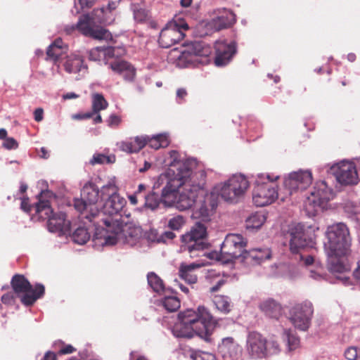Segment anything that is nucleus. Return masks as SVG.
Returning <instances> with one entry per match:
<instances>
[{"instance_id":"obj_1","label":"nucleus","mask_w":360,"mask_h":360,"mask_svg":"<svg viewBox=\"0 0 360 360\" xmlns=\"http://www.w3.org/2000/svg\"><path fill=\"white\" fill-rule=\"evenodd\" d=\"M169 160L167 169L159 176L155 184L157 186L165 184L160 202L166 207H174L180 211L188 210L199 195L204 193L205 172H195L196 160L184 158L176 150L169 153Z\"/></svg>"},{"instance_id":"obj_2","label":"nucleus","mask_w":360,"mask_h":360,"mask_svg":"<svg viewBox=\"0 0 360 360\" xmlns=\"http://www.w3.org/2000/svg\"><path fill=\"white\" fill-rule=\"evenodd\" d=\"M324 249L329 271L334 274L349 271L350 265L347 257L350 254L352 244L349 228L342 222L335 223L327 228Z\"/></svg>"},{"instance_id":"obj_3","label":"nucleus","mask_w":360,"mask_h":360,"mask_svg":"<svg viewBox=\"0 0 360 360\" xmlns=\"http://www.w3.org/2000/svg\"><path fill=\"white\" fill-rule=\"evenodd\" d=\"M215 325L216 322L209 311L204 306H199L197 310L188 309L179 314L172 333L177 338H188L196 335L207 340Z\"/></svg>"},{"instance_id":"obj_4","label":"nucleus","mask_w":360,"mask_h":360,"mask_svg":"<svg viewBox=\"0 0 360 360\" xmlns=\"http://www.w3.org/2000/svg\"><path fill=\"white\" fill-rule=\"evenodd\" d=\"M105 225L104 231L96 229L94 240L102 245H113L118 242L134 246L141 237V230L139 227H134L125 224L119 219L103 218Z\"/></svg>"},{"instance_id":"obj_5","label":"nucleus","mask_w":360,"mask_h":360,"mask_svg":"<svg viewBox=\"0 0 360 360\" xmlns=\"http://www.w3.org/2000/svg\"><path fill=\"white\" fill-rule=\"evenodd\" d=\"M101 200L104 201V203L103 204L102 210H99L97 219L93 223L95 232L97 229H99L100 231H104L105 225L103 222V218L119 219L121 221V217L119 216V214L124 207L127 202L118 193L115 176H111L108 183L101 187Z\"/></svg>"},{"instance_id":"obj_6","label":"nucleus","mask_w":360,"mask_h":360,"mask_svg":"<svg viewBox=\"0 0 360 360\" xmlns=\"http://www.w3.org/2000/svg\"><path fill=\"white\" fill-rule=\"evenodd\" d=\"M99 198H101V191L92 184H86L81 191V198H76L74 200V207L79 213L80 221L86 226L88 224L94 223L99 214V209L97 205Z\"/></svg>"},{"instance_id":"obj_7","label":"nucleus","mask_w":360,"mask_h":360,"mask_svg":"<svg viewBox=\"0 0 360 360\" xmlns=\"http://www.w3.org/2000/svg\"><path fill=\"white\" fill-rule=\"evenodd\" d=\"M280 176L276 174H259L257 175L252 193V202L257 207H264L273 203L279 196L284 200L285 196L278 192L276 181Z\"/></svg>"},{"instance_id":"obj_8","label":"nucleus","mask_w":360,"mask_h":360,"mask_svg":"<svg viewBox=\"0 0 360 360\" xmlns=\"http://www.w3.org/2000/svg\"><path fill=\"white\" fill-rule=\"evenodd\" d=\"M63 41L56 39L48 48L46 54L49 59L59 62L69 74H78L83 76L87 73L88 67L82 56L76 53L64 55L63 51Z\"/></svg>"},{"instance_id":"obj_9","label":"nucleus","mask_w":360,"mask_h":360,"mask_svg":"<svg viewBox=\"0 0 360 360\" xmlns=\"http://www.w3.org/2000/svg\"><path fill=\"white\" fill-rule=\"evenodd\" d=\"M249 186V181L244 175L235 174L216 185L213 191L225 201L236 203L244 195Z\"/></svg>"},{"instance_id":"obj_10","label":"nucleus","mask_w":360,"mask_h":360,"mask_svg":"<svg viewBox=\"0 0 360 360\" xmlns=\"http://www.w3.org/2000/svg\"><path fill=\"white\" fill-rule=\"evenodd\" d=\"M212 53L211 47L201 41H195L183 51L176 60V65L181 68L195 67L207 64Z\"/></svg>"},{"instance_id":"obj_11","label":"nucleus","mask_w":360,"mask_h":360,"mask_svg":"<svg viewBox=\"0 0 360 360\" xmlns=\"http://www.w3.org/2000/svg\"><path fill=\"white\" fill-rule=\"evenodd\" d=\"M333 198V192L326 181H320L315 184L310 195L304 201V210L309 217L315 216L325 209L328 202Z\"/></svg>"},{"instance_id":"obj_12","label":"nucleus","mask_w":360,"mask_h":360,"mask_svg":"<svg viewBox=\"0 0 360 360\" xmlns=\"http://www.w3.org/2000/svg\"><path fill=\"white\" fill-rule=\"evenodd\" d=\"M35 212L39 218L48 219L47 226L50 232L58 233L60 236L69 232L70 221L65 219L63 212L53 214L49 201L40 199L35 205Z\"/></svg>"},{"instance_id":"obj_13","label":"nucleus","mask_w":360,"mask_h":360,"mask_svg":"<svg viewBox=\"0 0 360 360\" xmlns=\"http://www.w3.org/2000/svg\"><path fill=\"white\" fill-rule=\"evenodd\" d=\"M246 349L253 359H263L280 352L279 344L274 338L267 340L260 333L252 332L247 338Z\"/></svg>"},{"instance_id":"obj_14","label":"nucleus","mask_w":360,"mask_h":360,"mask_svg":"<svg viewBox=\"0 0 360 360\" xmlns=\"http://www.w3.org/2000/svg\"><path fill=\"white\" fill-rule=\"evenodd\" d=\"M98 11L94 10L91 14L81 15L76 25H68L65 27V32L70 34L74 30H78L84 36L96 39H111V34L96 24L98 20L95 18L94 15Z\"/></svg>"},{"instance_id":"obj_15","label":"nucleus","mask_w":360,"mask_h":360,"mask_svg":"<svg viewBox=\"0 0 360 360\" xmlns=\"http://www.w3.org/2000/svg\"><path fill=\"white\" fill-rule=\"evenodd\" d=\"M206 236L207 228L201 223H196L189 232L182 236L183 251H187L191 257L199 256L207 247Z\"/></svg>"},{"instance_id":"obj_16","label":"nucleus","mask_w":360,"mask_h":360,"mask_svg":"<svg viewBox=\"0 0 360 360\" xmlns=\"http://www.w3.org/2000/svg\"><path fill=\"white\" fill-rule=\"evenodd\" d=\"M247 239L239 233L228 234L221 246L219 260L224 263L232 262L233 259L241 258L244 248L247 245Z\"/></svg>"},{"instance_id":"obj_17","label":"nucleus","mask_w":360,"mask_h":360,"mask_svg":"<svg viewBox=\"0 0 360 360\" xmlns=\"http://www.w3.org/2000/svg\"><path fill=\"white\" fill-rule=\"evenodd\" d=\"M11 285L14 292L23 295L21 302L25 305H32L35 301L44 294V286L37 284L33 288L30 282L22 275H15L11 280Z\"/></svg>"},{"instance_id":"obj_18","label":"nucleus","mask_w":360,"mask_h":360,"mask_svg":"<svg viewBox=\"0 0 360 360\" xmlns=\"http://www.w3.org/2000/svg\"><path fill=\"white\" fill-rule=\"evenodd\" d=\"M318 229V227L311 226L306 227L301 223L291 224L286 234V238L289 240L290 251L292 253H298L307 247L310 243L311 233Z\"/></svg>"},{"instance_id":"obj_19","label":"nucleus","mask_w":360,"mask_h":360,"mask_svg":"<svg viewBox=\"0 0 360 360\" xmlns=\"http://www.w3.org/2000/svg\"><path fill=\"white\" fill-rule=\"evenodd\" d=\"M313 312L312 304L309 301H304L290 309V320L297 329L306 330L309 327Z\"/></svg>"},{"instance_id":"obj_20","label":"nucleus","mask_w":360,"mask_h":360,"mask_svg":"<svg viewBox=\"0 0 360 360\" xmlns=\"http://www.w3.org/2000/svg\"><path fill=\"white\" fill-rule=\"evenodd\" d=\"M188 29V25L185 22H169L160 32L158 40L160 46L167 49L178 43L184 37V30Z\"/></svg>"},{"instance_id":"obj_21","label":"nucleus","mask_w":360,"mask_h":360,"mask_svg":"<svg viewBox=\"0 0 360 360\" xmlns=\"http://www.w3.org/2000/svg\"><path fill=\"white\" fill-rule=\"evenodd\" d=\"M202 197L200 200L198 208L194 212L195 217L200 219L203 221H209L215 213L218 205V196L213 191L210 193H205L199 195Z\"/></svg>"},{"instance_id":"obj_22","label":"nucleus","mask_w":360,"mask_h":360,"mask_svg":"<svg viewBox=\"0 0 360 360\" xmlns=\"http://www.w3.org/2000/svg\"><path fill=\"white\" fill-rule=\"evenodd\" d=\"M331 172L335 176L337 181L345 185L355 184L358 182V174L354 163L342 161L333 165Z\"/></svg>"},{"instance_id":"obj_23","label":"nucleus","mask_w":360,"mask_h":360,"mask_svg":"<svg viewBox=\"0 0 360 360\" xmlns=\"http://www.w3.org/2000/svg\"><path fill=\"white\" fill-rule=\"evenodd\" d=\"M215 58L217 66H224L232 59L236 52V44L233 41L228 42L224 39H219L214 44Z\"/></svg>"},{"instance_id":"obj_24","label":"nucleus","mask_w":360,"mask_h":360,"mask_svg":"<svg viewBox=\"0 0 360 360\" xmlns=\"http://www.w3.org/2000/svg\"><path fill=\"white\" fill-rule=\"evenodd\" d=\"M213 18L209 22V26L214 30H220L232 25L236 22V15L225 8L214 11Z\"/></svg>"},{"instance_id":"obj_25","label":"nucleus","mask_w":360,"mask_h":360,"mask_svg":"<svg viewBox=\"0 0 360 360\" xmlns=\"http://www.w3.org/2000/svg\"><path fill=\"white\" fill-rule=\"evenodd\" d=\"M218 351L224 360H238L241 354L240 346L232 338H225L218 346Z\"/></svg>"},{"instance_id":"obj_26","label":"nucleus","mask_w":360,"mask_h":360,"mask_svg":"<svg viewBox=\"0 0 360 360\" xmlns=\"http://www.w3.org/2000/svg\"><path fill=\"white\" fill-rule=\"evenodd\" d=\"M271 257V250L269 248H254L243 253V260L247 265H257L269 259Z\"/></svg>"},{"instance_id":"obj_27","label":"nucleus","mask_w":360,"mask_h":360,"mask_svg":"<svg viewBox=\"0 0 360 360\" xmlns=\"http://www.w3.org/2000/svg\"><path fill=\"white\" fill-rule=\"evenodd\" d=\"M115 72L120 75L127 82H132L136 76L135 68L125 60H116L110 65Z\"/></svg>"},{"instance_id":"obj_28","label":"nucleus","mask_w":360,"mask_h":360,"mask_svg":"<svg viewBox=\"0 0 360 360\" xmlns=\"http://www.w3.org/2000/svg\"><path fill=\"white\" fill-rule=\"evenodd\" d=\"M201 266V264L196 262H193L189 264H182L179 268V275L181 278L188 283H195L197 281V275L195 271Z\"/></svg>"},{"instance_id":"obj_29","label":"nucleus","mask_w":360,"mask_h":360,"mask_svg":"<svg viewBox=\"0 0 360 360\" xmlns=\"http://www.w3.org/2000/svg\"><path fill=\"white\" fill-rule=\"evenodd\" d=\"M147 144V137L136 136L134 139L123 141L120 143L122 150L128 153H135L141 150Z\"/></svg>"},{"instance_id":"obj_30","label":"nucleus","mask_w":360,"mask_h":360,"mask_svg":"<svg viewBox=\"0 0 360 360\" xmlns=\"http://www.w3.org/2000/svg\"><path fill=\"white\" fill-rule=\"evenodd\" d=\"M260 309L266 316L274 319H278L282 312L281 304L273 299H268L262 302Z\"/></svg>"},{"instance_id":"obj_31","label":"nucleus","mask_w":360,"mask_h":360,"mask_svg":"<svg viewBox=\"0 0 360 360\" xmlns=\"http://www.w3.org/2000/svg\"><path fill=\"white\" fill-rule=\"evenodd\" d=\"M266 220V215L263 212L252 213L245 219V228L248 230L253 231L260 229Z\"/></svg>"},{"instance_id":"obj_32","label":"nucleus","mask_w":360,"mask_h":360,"mask_svg":"<svg viewBox=\"0 0 360 360\" xmlns=\"http://www.w3.org/2000/svg\"><path fill=\"white\" fill-rule=\"evenodd\" d=\"M145 137H147V144L155 150H158L160 148H165L169 143L166 134H160L151 137L145 136Z\"/></svg>"},{"instance_id":"obj_33","label":"nucleus","mask_w":360,"mask_h":360,"mask_svg":"<svg viewBox=\"0 0 360 360\" xmlns=\"http://www.w3.org/2000/svg\"><path fill=\"white\" fill-rule=\"evenodd\" d=\"M283 339L287 344L288 352L295 350L300 346V339L297 337L295 331L291 329H284Z\"/></svg>"},{"instance_id":"obj_34","label":"nucleus","mask_w":360,"mask_h":360,"mask_svg":"<svg viewBox=\"0 0 360 360\" xmlns=\"http://www.w3.org/2000/svg\"><path fill=\"white\" fill-rule=\"evenodd\" d=\"M147 280L149 286L156 293L166 292L163 281L155 273L150 272L147 275Z\"/></svg>"},{"instance_id":"obj_35","label":"nucleus","mask_w":360,"mask_h":360,"mask_svg":"<svg viewBox=\"0 0 360 360\" xmlns=\"http://www.w3.org/2000/svg\"><path fill=\"white\" fill-rule=\"evenodd\" d=\"M292 173H295L297 175L296 179H297L299 186L301 187V191L305 190L312 182V174L310 170L300 169Z\"/></svg>"},{"instance_id":"obj_36","label":"nucleus","mask_w":360,"mask_h":360,"mask_svg":"<svg viewBox=\"0 0 360 360\" xmlns=\"http://www.w3.org/2000/svg\"><path fill=\"white\" fill-rule=\"evenodd\" d=\"M71 238L74 243L79 245L85 244L90 238V233L88 228L79 226L71 235Z\"/></svg>"},{"instance_id":"obj_37","label":"nucleus","mask_w":360,"mask_h":360,"mask_svg":"<svg viewBox=\"0 0 360 360\" xmlns=\"http://www.w3.org/2000/svg\"><path fill=\"white\" fill-rule=\"evenodd\" d=\"M162 307L168 311H175L180 307V300L174 295H165L160 301Z\"/></svg>"},{"instance_id":"obj_38","label":"nucleus","mask_w":360,"mask_h":360,"mask_svg":"<svg viewBox=\"0 0 360 360\" xmlns=\"http://www.w3.org/2000/svg\"><path fill=\"white\" fill-rule=\"evenodd\" d=\"M91 100L92 110L94 113H98L101 110L106 109L108 106V103L101 94H93Z\"/></svg>"},{"instance_id":"obj_39","label":"nucleus","mask_w":360,"mask_h":360,"mask_svg":"<svg viewBox=\"0 0 360 360\" xmlns=\"http://www.w3.org/2000/svg\"><path fill=\"white\" fill-rule=\"evenodd\" d=\"M297 176L295 173H290L284 179V187L288 190L289 195L301 191V187L299 186L297 179H296Z\"/></svg>"},{"instance_id":"obj_40","label":"nucleus","mask_w":360,"mask_h":360,"mask_svg":"<svg viewBox=\"0 0 360 360\" xmlns=\"http://www.w3.org/2000/svg\"><path fill=\"white\" fill-rule=\"evenodd\" d=\"M131 10L134 18L138 22H145L149 18L148 11L142 5L132 4Z\"/></svg>"},{"instance_id":"obj_41","label":"nucleus","mask_w":360,"mask_h":360,"mask_svg":"<svg viewBox=\"0 0 360 360\" xmlns=\"http://www.w3.org/2000/svg\"><path fill=\"white\" fill-rule=\"evenodd\" d=\"M125 53L124 48L120 46L112 47H103V60H105V63H107V60L110 58H117Z\"/></svg>"},{"instance_id":"obj_42","label":"nucleus","mask_w":360,"mask_h":360,"mask_svg":"<svg viewBox=\"0 0 360 360\" xmlns=\"http://www.w3.org/2000/svg\"><path fill=\"white\" fill-rule=\"evenodd\" d=\"M213 302L216 308L224 314L229 313L231 310L229 298L226 296L216 295L213 299Z\"/></svg>"},{"instance_id":"obj_43","label":"nucleus","mask_w":360,"mask_h":360,"mask_svg":"<svg viewBox=\"0 0 360 360\" xmlns=\"http://www.w3.org/2000/svg\"><path fill=\"white\" fill-rule=\"evenodd\" d=\"M94 2L92 1L89 0H75L74 2V10L72 11V13L75 14H78L82 12L85 8H90L92 7Z\"/></svg>"},{"instance_id":"obj_44","label":"nucleus","mask_w":360,"mask_h":360,"mask_svg":"<svg viewBox=\"0 0 360 360\" xmlns=\"http://www.w3.org/2000/svg\"><path fill=\"white\" fill-rule=\"evenodd\" d=\"M143 198H145V205L146 207L154 210L159 206L160 200L155 194L144 195Z\"/></svg>"},{"instance_id":"obj_45","label":"nucleus","mask_w":360,"mask_h":360,"mask_svg":"<svg viewBox=\"0 0 360 360\" xmlns=\"http://www.w3.org/2000/svg\"><path fill=\"white\" fill-rule=\"evenodd\" d=\"M191 357L193 360H217L214 354L202 351L193 352Z\"/></svg>"},{"instance_id":"obj_46","label":"nucleus","mask_w":360,"mask_h":360,"mask_svg":"<svg viewBox=\"0 0 360 360\" xmlns=\"http://www.w3.org/2000/svg\"><path fill=\"white\" fill-rule=\"evenodd\" d=\"M184 224V219L182 216L177 215L169 219L168 226L173 230H179Z\"/></svg>"},{"instance_id":"obj_47","label":"nucleus","mask_w":360,"mask_h":360,"mask_svg":"<svg viewBox=\"0 0 360 360\" xmlns=\"http://www.w3.org/2000/svg\"><path fill=\"white\" fill-rule=\"evenodd\" d=\"M89 60L94 61H100L103 60V47H96L89 51Z\"/></svg>"},{"instance_id":"obj_48","label":"nucleus","mask_w":360,"mask_h":360,"mask_svg":"<svg viewBox=\"0 0 360 360\" xmlns=\"http://www.w3.org/2000/svg\"><path fill=\"white\" fill-rule=\"evenodd\" d=\"M110 162V160L109 157L100 153L94 154L89 161L90 164L92 165L97 164L108 163Z\"/></svg>"},{"instance_id":"obj_49","label":"nucleus","mask_w":360,"mask_h":360,"mask_svg":"<svg viewBox=\"0 0 360 360\" xmlns=\"http://www.w3.org/2000/svg\"><path fill=\"white\" fill-rule=\"evenodd\" d=\"M323 267L317 266L316 269H311L309 271V276L316 281H322L325 279V276L323 272Z\"/></svg>"},{"instance_id":"obj_50","label":"nucleus","mask_w":360,"mask_h":360,"mask_svg":"<svg viewBox=\"0 0 360 360\" xmlns=\"http://www.w3.org/2000/svg\"><path fill=\"white\" fill-rule=\"evenodd\" d=\"M345 356L347 360H356L358 352L356 347H349L345 351Z\"/></svg>"},{"instance_id":"obj_51","label":"nucleus","mask_w":360,"mask_h":360,"mask_svg":"<svg viewBox=\"0 0 360 360\" xmlns=\"http://www.w3.org/2000/svg\"><path fill=\"white\" fill-rule=\"evenodd\" d=\"M18 146L16 140L11 137H7L3 142V146L8 150L15 149Z\"/></svg>"},{"instance_id":"obj_52","label":"nucleus","mask_w":360,"mask_h":360,"mask_svg":"<svg viewBox=\"0 0 360 360\" xmlns=\"http://www.w3.org/2000/svg\"><path fill=\"white\" fill-rule=\"evenodd\" d=\"M107 122L111 128L117 127L121 122V117L115 114L110 115Z\"/></svg>"},{"instance_id":"obj_53","label":"nucleus","mask_w":360,"mask_h":360,"mask_svg":"<svg viewBox=\"0 0 360 360\" xmlns=\"http://www.w3.org/2000/svg\"><path fill=\"white\" fill-rule=\"evenodd\" d=\"M15 297L13 292H8L1 297V301L5 304H12L14 302Z\"/></svg>"},{"instance_id":"obj_54","label":"nucleus","mask_w":360,"mask_h":360,"mask_svg":"<svg viewBox=\"0 0 360 360\" xmlns=\"http://www.w3.org/2000/svg\"><path fill=\"white\" fill-rule=\"evenodd\" d=\"M300 259L303 262L305 266H310L315 262L314 257L311 255H304L303 254H300Z\"/></svg>"},{"instance_id":"obj_55","label":"nucleus","mask_w":360,"mask_h":360,"mask_svg":"<svg viewBox=\"0 0 360 360\" xmlns=\"http://www.w3.org/2000/svg\"><path fill=\"white\" fill-rule=\"evenodd\" d=\"M187 96V91L184 88L178 89L176 91V100L177 102L181 103L184 98Z\"/></svg>"},{"instance_id":"obj_56","label":"nucleus","mask_w":360,"mask_h":360,"mask_svg":"<svg viewBox=\"0 0 360 360\" xmlns=\"http://www.w3.org/2000/svg\"><path fill=\"white\" fill-rule=\"evenodd\" d=\"M337 279L340 281L345 285H350L352 284V281L349 277L345 276V274L337 276Z\"/></svg>"},{"instance_id":"obj_57","label":"nucleus","mask_w":360,"mask_h":360,"mask_svg":"<svg viewBox=\"0 0 360 360\" xmlns=\"http://www.w3.org/2000/svg\"><path fill=\"white\" fill-rule=\"evenodd\" d=\"M21 208L26 212H28L30 211L31 207L29 205V199L27 198H23L22 199Z\"/></svg>"},{"instance_id":"obj_58","label":"nucleus","mask_w":360,"mask_h":360,"mask_svg":"<svg viewBox=\"0 0 360 360\" xmlns=\"http://www.w3.org/2000/svg\"><path fill=\"white\" fill-rule=\"evenodd\" d=\"M43 109L42 108H37L34 112V120L37 122H41L43 120Z\"/></svg>"},{"instance_id":"obj_59","label":"nucleus","mask_w":360,"mask_h":360,"mask_svg":"<svg viewBox=\"0 0 360 360\" xmlns=\"http://www.w3.org/2000/svg\"><path fill=\"white\" fill-rule=\"evenodd\" d=\"M75 351L74 347L70 345H66L60 350V353L63 354H71Z\"/></svg>"},{"instance_id":"obj_60","label":"nucleus","mask_w":360,"mask_h":360,"mask_svg":"<svg viewBox=\"0 0 360 360\" xmlns=\"http://www.w3.org/2000/svg\"><path fill=\"white\" fill-rule=\"evenodd\" d=\"M141 195L134 193L133 194L131 195H129L128 196V198H129V200L130 202V203L131 205H136L138 203V198L140 197Z\"/></svg>"},{"instance_id":"obj_61","label":"nucleus","mask_w":360,"mask_h":360,"mask_svg":"<svg viewBox=\"0 0 360 360\" xmlns=\"http://www.w3.org/2000/svg\"><path fill=\"white\" fill-rule=\"evenodd\" d=\"M224 279H222V278L219 279V280L217 282V284H216V285H213V286L210 288V290H211L212 292H216V291H217V290L220 288V287H221V285H224Z\"/></svg>"},{"instance_id":"obj_62","label":"nucleus","mask_w":360,"mask_h":360,"mask_svg":"<svg viewBox=\"0 0 360 360\" xmlns=\"http://www.w3.org/2000/svg\"><path fill=\"white\" fill-rule=\"evenodd\" d=\"M151 167V163L145 161L144 165L143 167L139 168V172L140 173H143L148 170Z\"/></svg>"},{"instance_id":"obj_63","label":"nucleus","mask_w":360,"mask_h":360,"mask_svg":"<svg viewBox=\"0 0 360 360\" xmlns=\"http://www.w3.org/2000/svg\"><path fill=\"white\" fill-rule=\"evenodd\" d=\"M79 96L73 92H70V93H67L66 94H64L63 96V98L65 99V100H67V99H72V98H78Z\"/></svg>"},{"instance_id":"obj_64","label":"nucleus","mask_w":360,"mask_h":360,"mask_svg":"<svg viewBox=\"0 0 360 360\" xmlns=\"http://www.w3.org/2000/svg\"><path fill=\"white\" fill-rule=\"evenodd\" d=\"M354 276L360 281V262L358 264V266L354 271Z\"/></svg>"}]
</instances>
